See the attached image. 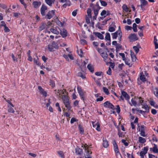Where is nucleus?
Returning a JSON list of instances; mask_svg holds the SVG:
<instances>
[{
  "instance_id": "nucleus-1",
  "label": "nucleus",
  "mask_w": 158,
  "mask_h": 158,
  "mask_svg": "<svg viewBox=\"0 0 158 158\" xmlns=\"http://www.w3.org/2000/svg\"><path fill=\"white\" fill-rule=\"evenodd\" d=\"M61 96L63 103L65 105V106L68 110H70L71 108V106L70 105L69 100L68 97L65 95H62Z\"/></svg>"
},
{
  "instance_id": "nucleus-2",
  "label": "nucleus",
  "mask_w": 158,
  "mask_h": 158,
  "mask_svg": "<svg viewBox=\"0 0 158 158\" xmlns=\"http://www.w3.org/2000/svg\"><path fill=\"white\" fill-rule=\"evenodd\" d=\"M82 147L85 149L86 154L85 155V158H92L91 156L89 154H91L92 152L88 149V146L87 144L84 146H82Z\"/></svg>"
},
{
  "instance_id": "nucleus-3",
  "label": "nucleus",
  "mask_w": 158,
  "mask_h": 158,
  "mask_svg": "<svg viewBox=\"0 0 158 158\" xmlns=\"http://www.w3.org/2000/svg\"><path fill=\"white\" fill-rule=\"evenodd\" d=\"M55 15V10L49 11L47 14L44 16V19H50Z\"/></svg>"
},
{
  "instance_id": "nucleus-4",
  "label": "nucleus",
  "mask_w": 158,
  "mask_h": 158,
  "mask_svg": "<svg viewBox=\"0 0 158 158\" xmlns=\"http://www.w3.org/2000/svg\"><path fill=\"white\" fill-rule=\"evenodd\" d=\"M90 6L91 7L94 11L98 12L101 7L99 6L98 2H97L96 4L94 5L91 3L90 4Z\"/></svg>"
},
{
  "instance_id": "nucleus-5",
  "label": "nucleus",
  "mask_w": 158,
  "mask_h": 158,
  "mask_svg": "<svg viewBox=\"0 0 158 158\" xmlns=\"http://www.w3.org/2000/svg\"><path fill=\"white\" fill-rule=\"evenodd\" d=\"M128 38L129 39L130 42H134L138 40L137 35L135 33L130 34Z\"/></svg>"
},
{
  "instance_id": "nucleus-6",
  "label": "nucleus",
  "mask_w": 158,
  "mask_h": 158,
  "mask_svg": "<svg viewBox=\"0 0 158 158\" xmlns=\"http://www.w3.org/2000/svg\"><path fill=\"white\" fill-rule=\"evenodd\" d=\"M139 128V131H140V135L141 136L143 137H145L146 135L145 134V128L146 127L143 125H141L140 127L138 126Z\"/></svg>"
},
{
  "instance_id": "nucleus-7",
  "label": "nucleus",
  "mask_w": 158,
  "mask_h": 158,
  "mask_svg": "<svg viewBox=\"0 0 158 158\" xmlns=\"http://www.w3.org/2000/svg\"><path fill=\"white\" fill-rule=\"evenodd\" d=\"M121 94L122 95V96H123V97H124L125 98V99L127 101L129 104L130 105H132L131 102L129 101L130 96L128 95L127 93L125 91H122L121 92Z\"/></svg>"
},
{
  "instance_id": "nucleus-8",
  "label": "nucleus",
  "mask_w": 158,
  "mask_h": 158,
  "mask_svg": "<svg viewBox=\"0 0 158 158\" xmlns=\"http://www.w3.org/2000/svg\"><path fill=\"white\" fill-rule=\"evenodd\" d=\"M104 106L106 108H108L111 109H114V106L109 101H107L103 103Z\"/></svg>"
},
{
  "instance_id": "nucleus-9",
  "label": "nucleus",
  "mask_w": 158,
  "mask_h": 158,
  "mask_svg": "<svg viewBox=\"0 0 158 158\" xmlns=\"http://www.w3.org/2000/svg\"><path fill=\"white\" fill-rule=\"evenodd\" d=\"M148 150V147H143V151H141L140 152V156L141 157V158H144V156L147 153Z\"/></svg>"
},
{
  "instance_id": "nucleus-10",
  "label": "nucleus",
  "mask_w": 158,
  "mask_h": 158,
  "mask_svg": "<svg viewBox=\"0 0 158 158\" xmlns=\"http://www.w3.org/2000/svg\"><path fill=\"white\" fill-rule=\"evenodd\" d=\"M77 89L78 93H79V95L81 99H82L83 101L84 100V92L83 90L81 89V87L79 86H77Z\"/></svg>"
},
{
  "instance_id": "nucleus-11",
  "label": "nucleus",
  "mask_w": 158,
  "mask_h": 158,
  "mask_svg": "<svg viewBox=\"0 0 158 158\" xmlns=\"http://www.w3.org/2000/svg\"><path fill=\"white\" fill-rule=\"evenodd\" d=\"M47 7L44 4H43L40 8V13L42 16H44L45 11L47 10Z\"/></svg>"
},
{
  "instance_id": "nucleus-12",
  "label": "nucleus",
  "mask_w": 158,
  "mask_h": 158,
  "mask_svg": "<svg viewBox=\"0 0 158 158\" xmlns=\"http://www.w3.org/2000/svg\"><path fill=\"white\" fill-rule=\"evenodd\" d=\"M113 144L114 146V150L115 153L117 154H118L120 155V153L119 152L117 144L115 140H114L113 142Z\"/></svg>"
},
{
  "instance_id": "nucleus-13",
  "label": "nucleus",
  "mask_w": 158,
  "mask_h": 158,
  "mask_svg": "<svg viewBox=\"0 0 158 158\" xmlns=\"http://www.w3.org/2000/svg\"><path fill=\"white\" fill-rule=\"evenodd\" d=\"M140 5L138 6H140L142 10L144 9V7L148 4V2L146 0H140Z\"/></svg>"
},
{
  "instance_id": "nucleus-14",
  "label": "nucleus",
  "mask_w": 158,
  "mask_h": 158,
  "mask_svg": "<svg viewBox=\"0 0 158 158\" xmlns=\"http://www.w3.org/2000/svg\"><path fill=\"white\" fill-rule=\"evenodd\" d=\"M60 34L63 38H65L67 36V30L64 28L60 29Z\"/></svg>"
},
{
  "instance_id": "nucleus-15",
  "label": "nucleus",
  "mask_w": 158,
  "mask_h": 158,
  "mask_svg": "<svg viewBox=\"0 0 158 158\" xmlns=\"http://www.w3.org/2000/svg\"><path fill=\"white\" fill-rule=\"evenodd\" d=\"M75 153L77 155H82L83 153L82 149L78 147H77L75 149Z\"/></svg>"
},
{
  "instance_id": "nucleus-16",
  "label": "nucleus",
  "mask_w": 158,
  "mask_h": 158,
  "mask_svg": "<svg viewBox=\"0 0 158 158\" xmlns=\"http://www.w3.org/2000/svg\"><path fill=\"white\" fill-rule=\"evenodd\" d=\"M93 33L96 35V36L98 37L101 40L104 39V36L102 35L98 32H94Z\"/></svg>"
},
{
  "instance_id": "nucleus-17",
  "label": "nucleus",
  "mask_w": 158,
  "mask_h": 158,
  "mask_svg": "<svg viewBox=\"0 0 158 158\" xmlns=\"http://www.w3.org/2000/svg\"><path fill=\"white\" fill-rule=\"evenodd\" d=\"M38 89L40 90L43 95L44 96L46 97L47 96V93L44 90L42 87L40 86H38Z\"/></svg>"
},
{
  "instance_id": "nucleus-18",
  "label": "nucleus",
  "mask_w": 158,
  "mask_h": 158,
  "mask_svg": "<svg viewBox=\"0 0 158 158\" xmlns=\"http://www.w3.org/2000/svg\"><path fill=\"white\" fill-rule=\"evenodd\" d=\"M33 6L35 8L38 7L41 4V2H40L34 1L32 3Z\"/></svg>"
},
{
  "instance_id": "nucleus-19",
  "label": "nucleus",
  "mask_w": 158,
  "mask_h": 158,
  "mask_svg": "<svg viewBox=\"0 0 158 158\" xmlns=\"http://www.w3.org/2000/svg\"><path fill=\"white\" fill-rule=\"evenodd\" d=\"M56 24L60 27H62L64 25V23L61 22L58 19L57 17H56Z\"/></svg>"
},
{
  "instance_id": "nucleus-20",
  "label": "nucleus",
  "mask_w": 158,
  "mask_h": 158,
  "mask_svg": "<svg viewBox=\"0 0 158 158\" xmlns=\"http://www.w3.org/2000/svg\"><path fill=\"white\" fill-rule=\"evenodd\" d=\"M65 2V3L62 6L64 8H65L67 6H70L71 5V2L69 0H66Z\"/></svg>"
},
{
  "instance_id": "nucleus-21",
  "label": "nucleus",
  "mask_w": 158,
  "mask_h": 158,
  "mask_svg": "<svg viewBox=\"0 0 158 158\" xmlns=\"http://www.w3.org/2000/svg\"><path fill=\"white\" fill-rule=\"evenodd\" d=\"M94 123L93 122L92 123L93 124V127H94L95 126H97V127L96 128V130L98 131H100V128L99 123L98 122H97L95 125L93 124Z\"/></svg>"
},
{
  "instance_id": "nucleus-22",
  "label": "nucleus",
  "mask_w": 158,
  "mask_h": 158,
  "mask_svg": "<svg viewBox=\"0 0 158 158\" xmlns=\"http://www.w3.org/2000/svg\"><path fill=\"white\" fill-rule=\"evenodd\" d=\"M78 128L80 133L81 134H83L84 132V130L82 127L81 124H79Z\"/></svg>"
},
{
  "instance_id": "nucleus-23",
  "label": "nucleus",
  "mask_w": 158,
  "mask_h": 158,
  "mask_svg": "<svg viewBox=\"0 0 158 158\" xmlns=\"http://www.w3.org/2000/svg\"><path fill=\"white\" fill-rule=\"evenodd\" d=\"M87 68L92 73H94V68L91 64H88L87 65Z\"/></svg>"
},
{
  "instance_id": "nucleus-24",
  "label": "nucleus",
  "mask_w": 158,
  "mask_h": 158,
  "mask_svg": "<svg viewBox=\"0 0 158 158\" xmlns=\"http://www.w3.org/2000/svg\"><path fill=\"white\" fill-rule=\"evenodd\" d=\"M101 56L103 58L104 61H105L108 58V54L106 53H105L104 52L102 53V54H101Z\"/></svg>"
},
{
  "instance_id": "nucleus-25",
  "label": "nucleus",
  "mask_w": 158,
  "mask_h": 158,
  "mask_svg": "<svg viewBox=\"0 0 158 158\" xmlns=\"http://www.w3.org/2000/svg\"><path fill=\"white\" fill-rule=\"evenodd\" d=\"M105 40H109L111 41L110 35L109 33L107 32L106 33Z\"/></svg>"
},
{
  "instance_id": "nucleus-26",
  "label": "nucleus",
  "mask_w": 158,
  "mask_h": 158,
  "mask_svg": "<svg viewBox=\"0 0 158 158\" xmlns=\"http://www.w3.org/2000/svg\"><path fill=\"white\" fill-rule=\"evenodd\" d=\"M139 141L140 143H143L146 142V139L143 138L139 137Z\"/></svg>"
},
{
  "instance_id": "nucleus-27",
  "label": "nucleus",
  "mask_w": 158,
  "mask_h": 158,
  "mask_svg": "<svg viewBox=\"0 0 158 158\" xmlns=\"http://www.w3.org/2000/svg\"><path fill=\"white\" fill-rule=\"evenodd\" d=\"M54 1L55 0H45L46 3L50 6H52V4L54 3Z\"/></svg>"
},
{
  "instance_id": "nucleus-28",
  "label": "nucleus",
  "mask_w": 158,
  "mask_h": 158,
  "mask_svg": "<svg viewBox=\"0 0 158 158\" xmlns=\"http://www.w3.org/2000/svg\"><path fill=\"white\" fill-rule=\"evenodd\" d=\"M77 76L81 77L83 79H85L86 78L85 75L81 72H79L78 73Z\"/></svg>"
},
{
  "instance_id": "nucleus-29",
  "label": "nucleus",
  "mask_w": 158,
  "mask_h": 158,
  "mask_svg": "<svg viewBox=\"0 0 158 158\" xmlns=\"http://www.w3.org/2000/svg\"><path fill=\"white\" fill-rule=\"evenodd\" d=\"M52 47H53L54 48L57 49L59 48L58 44L57 43H56L55 41H53L52 42Z\"/></svg>"
},
{
  "instance_id": "nucleus-30",
  "label": "nucleus",
  "mask_w": 158,
  "mask_h": 158,
  "mask_svg": "<svg viewBox=\"0 0 158 158\" xmlns=\"http://www.w3.org/2000/svg\"><path fill=\"white\" fill-rule=\"evenodd\" d=\"M143 73H140L141 75L140 77V79L142 81L144 82L146 81V79L144 75H143Z\"/></svg>"
},
{
  "instance_id": "nucleus-31",
  "label": "nucleus",
  "mask_w": 158,
  "mask_h": 158,
  "mask_svg": "<svg viewBox=\"0 0 158 158\" xmlns=\"http://www.w3.org/2000/svg\"><path fill=\"white\" fill-rule=\"evenodd\" d=\"M50 31L52 33L57 35L59 33L58 31L54 28H51L50 29Z\"/></svg>"
},
{
  "instance_id": "nucleus-32",
  "label": "nucleus",
  "mask_w": 158,
  "mask_h": 158,
  "mask_svg": "<svg viewBox=\"0 0 158 158\" xmlns=\"http://www.w3.org/2000/svg\"><path fill=\"white\" fill-rule=\"evenodd\" d=\"M103 147L105 148H107L108 147L109 144L107 140H103Z\"/></svg>"
},
{
  "instance_id": "nucleus-33",
  "label": "nucleus",
  "mask_w": 158,
  "mask_h": 158,
  "mask_svg": "<svg viewBox=\"0 0 158 158\" xmlns=\"http://www.w3.org/2000/svg\"><path fill=\"white\" fill-rule=\"evenodd\" d=\"M154 146L153 148V152L155 153H158V149L157 145L154 144Z\"/></svg>"
},
{
  "instance_id": "nucleus-34",
  "label": "nucleus",
  "mask_w": 158,
  "mask_h": 158,
  "mask_svg": "<svg viewBox=\"0 0 158 158\" xmlns=\"http://www.w3.org/2000/svg\"><path fill=\"white\" fill-rule=\"evenodd\" d=\"M58 154L60 157L61 158H64V156L63 154V152L61 151H59L57 152Z\"/></svg>"
},
{
  "instance_id": "nucleus-35",
  "label": "nucleus",
  "mask_w": 158,
  "mask_h": 158,
  "mask_svg": "<svg viewBox=\"0 0 158 158\" xmlns=\"http://www.w3.org/2000/svg\"><path fill=\"white\" fill-rule=\"evenodd\" d=\"M118 32L117 31H116V32H115L114 33L111 34V35L112 36V38L113 39H116L117 38V36H118Z\"/></svg>"
},
{
  "instance_id": "nucleus-36",
  "label": "nucleus",
  "mask_w": 158,
  "mask_h": 158,
  "mask_svg": "<svg viewBox=\"0 0 158 158\" xmlns=\"http://www.w3.org/2000/svg\"><path fill=\"white\" fill-rule=\"evenodd\" d=\"M87 12L88 14V15L89 18H91L92 17V15H91V10L90 9L88 8Z\"/></svg>"
},
{
  "instance_id": "nucleus-37",
  "label": "nucleus",
  "mask_w": 158,
  "mask_h": 158,
  "mask_svg": "<svg viewBox=\"0 0 158 158\" xmlns=\"http://www.w3.org/2000/svg\"><path fill=\"white\" fill-rule=\"evenodd\" d=\"M122 8L123 10L126 12L129 11V9L127 7V6L125 4H124L122 6Z\"/></svg>"
},
{
  "instance_id": "nucleus-38",
  "label": "nucleus",
  "mask_w": 158,
  "mask_h": 158,
  "mask_svg": "<svg viewBox=\"0 0 158 158\" xmlns=\"http://www.w3.org/2000/svg\"><path fill=\"white\" fill-rule=\"evenodd\" d=\"M142 106H143L142 108H144L146 110L147 112H148L149 111V108L147 105H143Z\"/></svg>"
},
{
  "instance_id": "nucleus-39",
  "label": "nucleus",
  "mask_w": 158,
  "mask_h": 158,
  "mask_svg": "<svg viewBox=\"0 0 158 158\" xmlns=\"http://www.w3.org/2000/svg\"><path fill=\"white\" fill-rule=\"evenodd\" d=\"M131 103L132 105H131L132 106L133 105L134 106H135L137 105V102H136L134 100L133 98H132L131 100Z\"/></svg>"
},
{
  "instance_id": "nucleus-40",
  "label": "nucleus",
  "mask_w": 158,
  "mask_h": 158,
  "mask_svg": "<svg viewBox=\"0 0 158 158\" xmlns=\"http://www.w3.org/2000/svg\"><path fill=\"white\" fill-rule=\"evenodd\" d=\"M94 15L93 16V20H96L97 18V16L98 15V12L96 11H94Z\"/></svg>"
},
{
  "instance_id": "nucleus-41",
  "label": "nucleus",
  "mask_w": 158,
  "mask_h": 158,
  "mask_svg": "<svg viewBox=\"0 0 158 158\" xmlns=\"http://www.w3.org/2000/svg\"><path fill=\"white\" fill-rule=\"evenodd\" d=\"M99 1L102 6H105L107 5V3L106 2L102 1V0H99Z\"/></svg>"
},
{
  "instance_id": "nucleus-42",
  "label": "nucleus",
  "mask_w": 158,
  "mask_h": 158,
  "mask_svg": "<svg viewBox=\"0 0 158 158\" xmlns=\"http://www.w3.org/2000/svg\"><path fill=\"white\" fill-rule=\"evenodd\" d=\"M103 89L104 92L106 94L108 95L109 94V92L108 90L105 87H103Z\"/></svg>"
},
{
  "instance_id": "nucleus-43",
  "label": "nucleus",
  "mask_w": 158,
  "mask_h": 158,
  "mask_svg": "<svg viewBox=\"0 0 158 158\" xmlns=\"http://www.w3.org/2000/svg\"><path fill=\"white\" fill-rule=\"evenodd\" d=\"M133 48L136 53H137L139 51V48L136 46H134L133 47Z\"/></svg>"
},
{
  "instance_id": "nucleus-44",
  "label": "nucleus",
  "mask_w": 158,
  "mask_h": 158,
  "mask_svg": "<svg viewBox=\"0 0 158 158\" xmlns=\"http://www.w3.org/2000/svg\"><path fill=\"white\" fill-rule=\"evenodd\" d=\"M153 92L155 95L157 97L158 96V88H156L155 89Z\"/></svg>"
},
{
  "instance_id": "nucleus-45",
  "label": "nucleus",
  "mask_w": 158,
  "mask_h": 158,
  "mask_svg": "<svg viewBox=\"0 0 158 158\" xmlns=\"http://www.w3.org/2000/svg\"><path fill=\"white\" fill-rule=\"evenodd\" d=\"M8 107L9 108L8 110V112L10 113H14L15 112V111L13 108H12L11 107H9V106H8Z\"/></svg>"
},
{
  "instance_id": "nucleus-46",
  "label": "nucleus",
  "mask_w": 158,
  "mask_h": 158,
  "mask_svg": "<svg viewBox=\"0 0 158 158\" xmlns=\"http://www.w3.org/2000/svg\"><path fill=\"white\" fill-rule=\"evenodd\" d=\"M50 85H51L52 87H54L55 86V83L52 80H50Z\"/></svg>"
},
{
  "instance_id": "nucleus-47",
  "label": "nucleus",
  "mask_w": 158,
  "mask_h": 158,
  "mask_svg": "<svg viewBox=\"0 0 158 158\" xmlns=\"http://www.w3.org/2000/svg\"><path fill=\"white\" fill-rule=\"evenodd\" d=\"M45 28V24L43 23L41 24V26L40 27V29L41 30H42Z\"/></svg>"
},
{
  "instance_id": "nucleus-48",
  "label": "nucleus",
  "mask_w": 158,
  "mask_h": 158,
  "mask_svg": "<svg viewBox=\"0 0 158 158\" xmlns=\"http://www.w3.org/2000/svg\"><path fill=\"white\" fill-rule=\"evenodd\" d=\"M119 55L122 56L123 60H125L126 58L125 54L124 53H119Z\"/></svg>"
},
{
  "instance_id": "nucleus-49",
  "label": "nucleus",
  "mask_w": 158,
  "mask_h": 158,
  "mask_svg": "<svg viewBox=\"0 0 158 158\" xmlns=\"http://www.w3.org/2000/svg\"><path fill=\"white\" fill-rule=\"evenodd\" d=\"M4 31L5 32H8L10 31V29L6 26H4Z\"/></svg>"
},
{
  "instance_id": "nucleus-50",
  "label": "nucleus",
  "mask_w": 158,
  "mask_h": 158,
  "mask_svg": "<svg viewBox=\"0 0 158 158\" xmlns=\"http://www.w3.org/2000/svg\"><path fill=\"white\" fill-rule=\"evenodd\" d=\"M34 62L35 63L36 65H40V63L39 62L38 60H36L35 58L34 59Z\"/></svg>"
},
{
  "instance_id": "nucleus-51",
  "label": "nucleus",
  "mask_w": 158,
  "mask_h": 158,
  "mask_svg": "<svg viewBox=\"0 0 158 158\" xmlns=\"http://www.w3.org/2000/svg\"><path fill=\"white\" fill-rule=\"evenodd\" d=\"M53 48H54L52 47V45H48V49L50 51H53Z\"/></svg>"
},
{
  "instance_id": "nucleus-52",
  "label": "nucleus",
  "mask_w": 158,
  "mask_h": 158,
  "mask_svg": "<svg viewBox=\"0 0 158 158\" xmlns=\"http://www.w3.org/2000/svg\"><path fill=\"white\" fill-rule=\"evenodd\" d=\"M115 30V29L114 27H109L108 29L109 31L110 32H112L114 31Z\"/></svg>"
},
{
  "instance_id": "nucleus-53",
  "label": "nucleus",
  "mask_w": 158,
  "mask_h": 158,
  "mask_svg": "<svg viewBox=\"0 0 158 158\" xmlns=\"http://www.w3.org/2000/svg\"><path fill=\"white\" fill-rule=\"evenodd\" d=\"M115 109L116 110L117 113L119 114L120 111V109L118 105L117 106V108H115Z\"/></svg>"
},
{
  "instance_id": "nucleus-54",
  "label": "nucleus",
  "mask_w": 158,
  "mask_h": 158,
  "mask_svg": "<svg viewBox=\"0 0 158 158\" xmlns=\"http://www.w3.org/2000/svg\"><path fill=\"white\" fill-rule=\"evenodd\" d=\"M118 135L119 137H122L123 136V132H122L119 129L118 130Z\"/></svg>"
},
{
  "instance_id": "nucleus-55",
  "label": "nucleus",
  "mask_w": 158,
  "mask_h": 158,
  "mask_svg": "<svg viewBox=\"0 0 158 158\" xmlns=\"http://www.w3.org/2000/svg\"><path fill=\"white\" fill-rule=\"evenodd\" d=\"M103 99V98L102 96H100L99 98H97L96 100V101L97 102H101L102 101Z\"/></svg>"
},
{
  "instance_id": "nucleus-56",
  "label": "nucleus",
  "mask_w": 158,
  "mask_h": 158,
  "mask_svg": "<svg viewBox=\"0 0 158 158\" xmlns=\"http://www.w3.org/2000/svg\"><path fill=\"white\" fill-rule=\"evenodd\" d=\"M124 61H125V63L126 65H129V67H131V65H130V63L129 62V60H128L127 59H125V60H124Z\"/></svg>"
},
{
  "instance_id": "nucleus-57",
  "label": "nucleus",
  "mask_w": 158,
  "mask_h": 158,
  "mask_svg": "<svg viewBox=\"0 0 158 158\" xmlns=\"http://www.w3.org/2000/svg\"><path fill=\"white\" fill-rule=\"evenodd\" d=\"M109 63L110 64V67H111L112 69L114 68L115 66L114 63V62H109Z\"/></svg>"
},
{
  "instance_id": "nucleus-58",
  "label": "nucleus",
  "mask_w": 158,
  "mask_h": 158,
  "mask_svg": "<svg viewBox=\"0 0 158 158\" xmlns=\"http://www.w3.org/2000/svg\"><path fill=\"white\" fill-rule=\"evenodd\" d=\"M121 142L125 146H127L128 145V143L126 142V140L124 139H122L121 140Z\"/></svg>"
},
{
  "instance_id": "nucleus-59",
  "label": "nucleus",
  "mask_w": 158,
  "mask_h": 158,
  "mask_svg": "<svg viewBox=\"0 0 158 158\" xmlns=\"http://www.w3.org/2000/svg\"><path fill=\"white\" fill-rule=\"evenodd\" d=\"M116 48H117L118 49H122V46L120 44H118L116 46Z\"/></svg>"
},
{
  "instance_id": "nucleus-60",
  "label": "nucleus",
  "mask_w": 158,
  "mask_h": 158,
  "mask_svg": "<svg viewBox=\"0 0 158 158\" xmlns=\"http://www.w3.org/2000/svg\"><path fill=\"white\" fill-rule=\"evenodd\" d=\"M77 121V120L75 118H72L70 120V123L71 124H73L75 122H76Z\"/></svg>"
},
{
  "instance_id": "nucleus-61",
  "label": "nucleus",
  "mask_w": 158,
  "mask_h": 158,
  "mask_svg": "<svg viewBox=\"0 0 158 158\" xmlns=\"http://www.w3.org/2000/svg\"><path fill=\"white\" fill-rule=\"evenodd\" d=\"M107 13L106 11L105 10H103L101 13L100 15L102 16H103L106 14Z\"/></svg>"
},
{
  "instance_id": "nucleus-62",
  "label": "nucleus",
  "mask_w": 158,
  "mask_h": 158,
  "mask_svg": "<svg viewBox=\"0 0 158 158\" xmlns=\"http://www.w3.org/2000/svg\"><path fill=\"white\" fill-rule=\"evenodd\" d=\"M102 73H103L102 72H97L95 73V74L97 76H100L101 75Z\"/></svg>"
},
{
  "instance_id": "nucleus-63",
  "label": "nucleus",
  "mask_w": 158,
  "mask_h": 158,
  "mask_svg": "<svg viewBox=\"0 0 158 158\" xmlns=\"http://www.w3.org/2000/svg\"><path fill=\"white\" fill-rule=\"evenodd\" d=\"M98 52L100 54V55L101 54H102V53H103L104 52L102 50V48H98L97 49Z\"/></svg>"
},
{
  "instance_id": "nucleus-64",
  "label": "nucleus",
  "mask_w": 158,
  "mask_h": 158,
  "mask_svg": "<svg viewBox=\"0 0 158 158\" xmlns=\"http://www.w3.org/2000/svg\"><path fill=\"white\" fill-rule=\"evenodd\" d=\"M132 28V27H131L129 26H126L125 27V29L127 31L131 30Z\"/></svg>"
}]
</instances>
